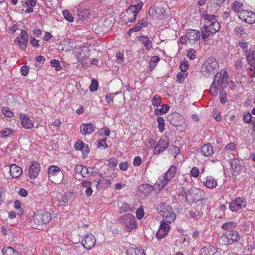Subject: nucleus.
Segmentation results:
<instances>
[{"label": "nucleus", "mask_w": 255, "mask_h": 255, "mask_svg": "<svg viewBox=\"0 0 255 255\" xmlns=\"http://www.w3.org/2000/svg\"><path fill=\"white\" fill-rule=\"evenodd\" d=\"M219 70V64L217 60L214 57L208 58L202 65L201 68L202 74L206 77H209L214 75Z\"/></svg>", "instance_id": "7ed1b4c3"}, {"label": "nucleus", "mask_w": 255, "mask_h": 255, "mask_svg": "<svg viewBox=\"0 0 255 255\" xmlns=\"http://www.w3.org/2000/svg\"><path fill=\"white\" fill-rule=\"evenodd\" d=\"M119 167L122 170L127 171L128 168V163L126 161L121 162L119 165Z\"/></svg>", "instance_id": "e2e57ef3"}, {"label": "nucleus", "mask_w": 255, "mask_h": 255, "mask_svg": "<svg viewBox=\"0 0 255 255\" xmlns=\"http://www.w3.org/2000/svg\"><path fill=\"white\" fill-rule=\"evenodd\" d=\"M228 74L227 72L225 71L223 75L222 73H217L210 86V94L213 96H216L220 92L221 94L224 88L228 86Z\"/></svg>", "instance_id": "f257e3e1"}, {"label": "nucleus", "mask_w": 255, "mask_h": 255, "mask_svg": "<svg viewBox=\"0 0 255 255\" xmlns=\"http://www.w3.org/2000/svg\"><path fill=\"white\" fill-rule=\"evenodd\" d=\"M201 34L199 30L190 29L186 32V37L188 39V44L194 48L198 47L200 43Z\"/></svg>", "instance_id": "9b49d317"}, {"label": "nucleus", "mask_w": 255, "mask_h": 255, "mask_svg": "<svg viewBox=\"0 0 255 255\" xmlns=\"http://www.w3.org/2000/svg\"><path fill=\"white\" fill-rule=\"evenodd\" d=\"M234 32L236 34H240L241 35H244L246 33L245 29L242 26H236L235 28Z\"/></svg>", "instance_id": "a18cd8bd"}, {"label": "nucleus", "mask_w": 255, "mask_h": 255, "mask_svg": "<svg viewBox=\"0 0 255 255\" xmlns=\"http://www.w3.org/2000/svg\"><path fill=\"white\" fill-rule=\"evenodd\" d=\"M169 142L167 137L165 136H162L155 146L153 153L154 154H159L164 151L167 148Z\"/></svg>", "instance_id": "4468645a"}, {"label": "nucleus", "mask_w": 255, "mask_h": 255, "mask_svg": "<svg viewBox=\"0 0 255 255\" xmlns=\"http://www.w3.org/2000/svg\"><path fill=\"white\" fill-rule=\"evenodd\" d=\"M211 250L210 247H204L200 250V255H209L210 251Z\"/></svg>", "instance_id": "603ef678"}, {"label": "nucleus", "mask_w": 255, "mask_h": 255, "mask_svg": "<svg viewBox=\"0 0 255 255\" xmlns=\"http://www.w3.org/2000/svg\"><path fill=\"white\" fill-rule=\"evenodd\" d=\"M244 5L243 2L236 0L232 4L231 7L234 12L241 14V12L245 10L244 9Z\"/></svg>", "instance_id": "cd10ccee"}, {"label": "nucleus", "mask_w": 255, "mask_h": 255, "mask_svg": "<svg viewBox=\"0 0 255 255\" xmlns=\"http://www.w3.org/2000/svg\"><path fill=\"white\" fill-rule=\"evenodd\" d=\"M28 42V36L26 31L22 30L20 33V37H17L14 43L18 45L22 49H25Z\"/></svg>", "instance_id": "f3484780"}, {"label": "nucleus", "mask_w": 255, "mask_h": 255, "mask_svg": "<svg viewBox=\"0 0 255 255\" xmlns=\"http://www.w3.org/2000/svg\"><path fill=\"white\" fill-rule=\"evenodd\" d=\"M141 163V159L139 156H136L133 160V164L134 166H139Z\"/></svg>", "instance_id": "338daca9"}, {"label": "nucleus", "mask_w": 255, "mask_h": 255, "mask_svg": "<svg viewBox=\"0 0 255 255\" xmlns=\"http://www.w3.org/2000/svg\"><path fill=\"white\" fill-rule=\"evenodd\" d=\"M144 215L143 209L142 207H140L136 211V217L138 220H140L143 217Z\"/></svg>", "instance_id": "de8ad7c7"}, {"label": "nucleus", "mask_w": 255, "mask_h": 255, "mask_svg": "<svg viewBox=\"0 0 255 255\" xmlns=\"http://www.w3.org/2000/svg\"><path fill=\"white\" fill-rule=\"evenodd\" d=\"M169 109V107L166 104H163L160 108H157L154 110V114L159 115L166 113Z\"/></svg>", "instance_id": "2f4dec72"}, {"label": "nucleus", "mask_w": 255, "mask_h": 255, "mask_svg": "<svg viewBox=\"0 0 255 255\" xmlns=\"http://www.w3.org/2000/svg\"><path fill=\"white\" fill-rule=\"evenodd\" d=\"M201 152L205 156H210L213 153V148L211 144H205L201 147Z\"/></svg>", "instance_id": "393cba45"}, {"label": "nucleus", "mask_w": 255, "mask_h": 255, "mask_svg": "<svg viewBox=\"0 0 255 255\" xmlns=\"http://www.w3.org/2000/svg\"><path fill=\"white\" fill-rule=\"evenodd\" d=\"M156 209L162 217V220L166 221L168 223H172L175 221L176 215L170 206L161 203L156 206Z\"/></svg>", "instance_id": "20e7f679"}, {"label": "nucleus", "mask_w": 255, "mask_h": 255, "mask_svg": "<svg viewBox=\"0 0 255 255\" xmlns=\"http://www.w3.org/2000/svg\"><path fill=\"white\" fill-rule=\"evenodd\" d=\"M239 46L242 48L243 53H245L246 52V50L249 49L248 47V44L247 42H239Z\"/></svg>", "instance_id": "bf43d9fd"}, {"label": "nucleus", "mask_w": 255, "mask_h": 255, "mask_svg": "<svg viewBox=\"0 0 255 255\" xmlns=\"http://www.w3.org/2000/svg\"><path fill=\"white\" fill-rule=\"evenodd\" d=\"M220 27V23L217 20H213L209 24H205L201 29L202 39H207L217 32Z\"/></svg>", "instance_id": "0eeeda50"}, {"label": "nucleus", "mask_w": 255, "mask_h": 255, "mask_svg": "<svg viewBox=\"0 0 255 255\" xmlns=\"http://www.w3.org/2000/svg\"><path fill=\"white\" fill-rule=\"evenodd\" d=\"M63 14L65 19L69 22L73 21V17L71 14L67 10H64L63 11Z\"/></svg>", "instance_id": "8fccbe9b"}, {"label": "nucleus", "mask_w": 255, "mask_h": 255, "mask_svg": "<svg viewBox=\"0 0 255 255\" xmlns=\"http://www.w3.org/2000/svg\"><path fill=\"white\" fill-rule=\"evenodd\" d=\"M21 73L22 75L26 76L27 75L29 71V68L26 66H22L20 69Z\"/></svg>", "instance_id": "0e129e2a"}, {"label": "nucleus", "mask_w": 255, "mask_h": 255, "mask_svg": "<svg viewBox=\"0 0 255 255\" xmlns=\"http://www.w3.org/2000/svg\"><path fill=\"white\" fill-rule=\"evenodd\" d=\"M188 73L187 72H179L176 76V81L178 83H182L187 76Z\"/></svg>", "instance_id": "72a5a7b5"}, {"label": "nucleus", "mask_w": 255, "mask_h": 255, "mask_svg": "<svg viewBox=\"0 0 255 255\" xmlns=\"http://www.w3.org/2000/svg\"><path fill=\"white\" fill-rule=\"evenodd\" d=\"M244 58H242V59H240L239 61H236L235 66L236 69H239L243 67V66L244 65Z\"/></svg>", "instance_id": "6e6d98bb"}, {"label": "nucleus", "mask_w": 255, "mask_h": 255, "mask_svg": "<svg viewBox=\"0 0 255 255\" xmlns=\"http://www.w3.org/2000/svg\"><path fill=\"white\" fill-rule=\"evenodd\" d=\"M156 121L158 123V128L159 129V130L160 132H162L164 129V120L163 118L161 117H158Z\"/></svg>", "instance_id": "58836bf2"}, {"label": "nucleus", "mask_w": 255, "mask_h": 255, "mask_svg": "<svg viewBox=\"0 0 255 255\" xmlns=\"http://www.w3.org/2000/svg\"><path fill=\"white\" fill-rule=\"evenodd\" d=\"M199 174V170L198 168L196 167H193L190 171L191 175L195 178H196L198 176Z\"/></svg>", "instance_id": "864d4df0"}, {"label": "nucleus", "mask_w": 255, "mask_h": 255, "mask_svg": "<svg viewBox=\"0 0 255 255\" xmlns=\"http://www.w3.org/2000/svg\"><path fill=\"white\" fill-rule=\"evenodd\" d=\"M138 39L144 45L146 50H149L151 49L152 42L149 40L147 36L144 35L139 36Z\"/></svg>", "instance_id": "a878e982"}, {"label": "nucleus", "mask_w": 255, "mask_h": 255, "mask_svg": "<svg viewBox=\"0 0 255 255\" xmlns=\"http://www.w3.org/2000/svg\"><path fill=\"white\" fill-rule=\"evenodd\" d=\"M14 132L15 130L12 128H5L0 131L1 134V136L2 137H7Z\"/></svg>", "instance_id": "e433bc0d"}, {"label": "nucleus", "mask_w": 255, "mask_h": 255, "mask_svg": "<svg viewBox=\"0 0 255 255\" xmlns=\"http://www.w3.org/2000/svg\"><path fill=\"white\" fill-rule=\"evenodd\" d=\"M202 16L207 21L206 24H209L213 20H217L216 19V16L215 15L207 13V12H206L205 13H204Z\"/></svg>", "instance_id": "f704fd0d"}, {"label": "nucleus", "mask_w": 255, "mask_h": 255, "mask_svg": "<svg viewBox=\"0 0 255 255\" xmlns=\"http://www.w3.org/2000/svg\"><path fill=\"white\" fill-rule=\"evenodd\" d=\"M93 173V169L91 167H87L83 166L82 176L83 177H86L91 176Z\"/></svg>", "instance_id": "c9c22d12"}, {"label": "nucleus", "mask_w": 255, "mask_h": 255, "mask_svg": "<svg viewBox=\"0 0 255 255\" xmlns=\"http://www.w3.org/2000/svg\"><path fill=\"white\" fill-rule=\"evenodd\" d=\"M141 29V27L137 23H136L133 27H132L128 30V33L130 35L132 32L139 31Z\"/></svg>", "instance_id": "5fc2aeb1"}, {"label": "nucleus", "mask_w": 255, "mask_h": 255, "mask_svg": "<svg viewBox=\"0 0 255 255\" xmlns=\"http://www.w3.org/2000/svg\"><path fill=\"white\" fill-rule=\"evenodd\" d=\"M74 147L76 150H83L86 148V151H88V147L82 141H78L75 144Z\"/></svg>", "instance_id": "4c0bfd02"}, {"label": "nucleus", "mask_w": 255, "mask_h": 255, "mask_svg": "<svg viewBox=\"0 0 255 255\" xmlns=\"http://www.w3.org/2000/svg\"><path fill=\"white\" fill-rule=\"evenodd\" d=\"M96 242V240L95 237L92 234H89L84 236L82 244L85 249L89 250L94 247Z\"/></svg>", "instance_id": "dca6fc26"}, {"label": "nucleus", "mask_w": 255, "mask_h": 255, "mask_svg": "<svg viewBox=\"0 0 255 255\" xmlns=\"http://www.w3.org/2000/svg\"><path fill=\"white\" fill-rule=\"evenodd\" d=\"M232 175L237 177L244 173V170L241 161L237 158L234 157L229 161Z\"/></svg>", "instance_id": "f8f14e48"}, {"label": "nucleus", "mask_w": 255, "mask_h": 255, "mask_svg": "<svg viewBox=\"0 0 255 255\" xmlns=\"http://www.w3.org/2000/svg\"><path fill=\"white\" fill-rule=\"evenodd\" d=\"M119 220L121 223L125 225V230L127 232H131L137 227L135 218L131 214L128 213L121 216Z\"/></svg>", "instance_id": "1a4fd4ad"}, {"label": "nucleus", "mask_w": 255, "mask_h": 255, "mask_svg": "<svg viewBox=\"0 0 255 255\" xmlns=\"http://www.w3.org/2000/svg\"><path fill=\"white\" fill-rule=\"evenodd\" d=\"M118 207L120 213L126 212L129 209V205L126 203L120 202L118 204Z\"/></svg>", "instance_id": "a19ab883"}, {"label": "nucleus", "mask_w": 255, "mask_h": 255, "mask_svg": "<svg viewBox=\"0 0 255 255\" xmlns=\"http://www.w3.org/2000/svg\"><path fill=\"white\" fill-rule=\"evenodd\" d=\"M98 87V82L96 80H92V83L90 86V90L93 92L97 90Z\"/></svg>", "instance_id": "09e8293b"}, {"label": "nucleus", "mask_w": 255, "mask_h": 255, "mask_svg": "<svg viewBox=\"0 0 255 255\" xmlns=\"http://www.w3.org/2000/svg\"><path fill=\"white\" fill-rule=\"evenodd\" d=\"M138 25L142 28V27L145 26L147 24V20L146 18H142L139 20L137 23Z\"/></svg>", "instance_id": "052dcab7"}, {"label": "nucleus", "mask_w": 255, "mask_h": 255, "mask_svg": "<svg viewBox=\"0 0 255 255\" xmlns=\"http://www.w3.org/2000/svg\"><path fill=\"white\" fill-rule=\"evenodd\" d=\"M127 255H145L142 250L131 248L127 250Z\"/></svg>", "instance_id": "7c9ffc66"}, {"label": "nucleus", "mask_w": 255, "mask_h": 255, "mask_svg": "<svg viewBox=\"0 0 255 255\" xmlns=\"http://www.w3.org/2000/svg\"><path fill=\"white\" fill-rule=\"evenodd\" d=\"M108 162V166L110 168H115L117 166V161L114 158L109 159Z\"/></svg>", "instance_id": "4d7b16f0"}, {"label": "nucleus", "mask_w": 255, "mask_h": 255, "mask_svg": "<svg viewBox=\"0 0 255 255\" xmlns=\"http://www.w3.org/2000/svg\"><path fill=\"white\" fill-rule=\"evenodd\" d=\"M9 172L11 176L13 178H18L21 175L22 170L20 167L16 166L15 164H12L10 167Z\"/></svg>", "instance_id": "4be33fe9"}, {"label": "nucleus", "mask_w": 255, "mask_h": 255, "mask_svg": "<svg viewBox=\"0 0 255 255\" xmlns=\"http://www.w3.org/2000/svg\"><path fill=\"white\" fill-rule=\"evenodd\" d=\"M20 119L21 125L24 128L30 129L33 127V125L31 120L25 114H21Z\"/></svg>", "instance_id": "412c9836"}, {"label": "nucleus", "mask_w": 255, "mask_h": 255, "mask_svg": "<svg viewBox=\"0 0 255 255\" xmlns=\"http://www.w3.org/2000/svg\"><path fill=\"white\" fill-rule=\"evenodd\" d=\"M238 17L242 21L248 24H253L255 22V13L245 10L239 14Z\"/></svg>", "instance_id": "ddd939ff"}, {"label": "nucleus", "mask_w": 255, "mask_h": 255, "mask_svg": "<svg viewBox=\"0 0 255 255\" xmlns=\"http://www.w3.org/2000/svg\"><path fill=\"white\" fill-rule=\"evenodd\" d=\"M155 189L159 190L158 188H155L154 186H152L148 184H142L139 187L140 191L146 195H149Z\"/></svg>", "instance_id": "bb28decb"}, {"label": "nucleus", "mask_w": 255, "mask_h": 255, "mask_svg": "<svg viewBox=\"0 0 255 255\" xmlns=\"http://www.w3.org/2000/svg\"><path fill=\"white\" fill-rule=\"evenodd\" d=\"M171 223H168L166 221L161 220L160 227L156 234L158 238L162 239L167 235L170 230V225Z\"/></svg>", "instance_id": "2eb2a0df"}, {"label": "nucleus", "mask_w": 255, "mask_h": 255, "mask_svg": "<svg viewBox=\"0 0 255 255\" xmlns=\"http://www.w3.org/2000/svg\"><path fill=\"white\" fill-rule=\"evenodd\" d=\"M40 170V166L38 162L33 161L28 169L29 176L31 179H34L37 177Z\"/></svg>", "instance_id": "6ab92c4d"}, {"label": "nucleus", "mask_w": 255, "mask_h": 255, "mask_svg": "<svg viewBox=\"0 0 255 255\" xmlns=\"http://www.w3.org/2000/svg\"><path fill=\"white\" fill-rule=\"evenodd\" d=\"M251 67L249 69V71L248 72L249 75L252 78L255 77V65L251 66Z\"/></svg>", "instance_id": "680f3d73"}, {"label": "nucleus", "mask_w": 255, "mask_h": 255, "mask_svg": "<svg viewBox=\"0 0 255 255\" xmlns=\"http://www.w3.org/2000/svg\"><path fill=\"white\" fill-rule=\"evenodd\" d=\"M50 63L51 66L53 67H55L57 71H59L61 69V66L58 60L56 59H53L51 61Z\"/></svg>", "instance_id": "49530a36"}, {"label": "nucleus", "mask_w": 255, "mask_h": 255, "mask_svg": "<svg viewBox=\"0 0 255 255\" xmlns=\"http://www.w3.org/2000/svg\"><path fill=\"white\" fill-rule=\"evenodd\" d=\"M177 168L175 166L172 165L170 166L164 174L159 177L158 180L154 184L155 188H158L159 190L162 189L167 185L168 182L174 177Z\"/></svg>", "instance_id": "423d86ee"}, {"label": "nucleus", "mask_w": 255, "mask_h": 255, "mask_svg": "<svg viewBox=\"0 0 255 255\" xmlns=\"http://www.w3.org/2000/svg\"><path fill=\"white\" fill-rule=\"evenodd\" d=\"M195 51L192 49L189 50L187 52V57L190 59H194L195 58Z\"/></svg>", "instance_id": "69168bd1"}, {"label": "nucleus", "mask_w": 255, "mask_h": 255, "mask_svg": "<svg viewBox=\"0 0 255 255\" xmlns=\"http://www.w3.org/2000/svg\"><path fill=\"white\" fill-rule=\"evenodd\" d=\"M151 102L153 106L154 107H158L161 104V99L158 96L156 95L152 98Z\"/></svg>", "instance_id": "c03bdc74"}, {"label": "nucleus", "mask_w": 255, "mask_h": 255, "mask_svg": "<svg viewBox=\"0 0 255 255\" xmlns=\"http://www.w3.org/2000/svg\"><path fill=\"white\" fill-rule=\"evenodd\" d=\"M240 235L236 231L231 230L226 232L220 237V240L225 245H231L240 240Z\"/></svg>", "instance_id": "9d476101"}, {"label": "nucleus", "mask_w": 255, "mask_h": 255, "mask_svg": "<svg viewBox=\"0 0 255 255\" xmlns=\"http://www.w3.org/2000/svg\"><path fill=\"white\" fill-rule=\"evenodd\" d=\"M117 60L119 61V63L120 64H123L124 60V55L121 52H118L117 54Z\"/></svg>", "instance_id": "774afa93"}, {"label": "nucleus", "mask_w": 255, "mask_h": 255, "mask_svg": "<svg viewBox=\"0 0 255 255\" xmlns=\"http://www.w3.org/2000/svg\"><path fill=\"white\" fill-rule=\"evenodd\" d=\"M203 183L205 186L209 189H213L217 185V181L212 176L207 177Z\"/></svg>", "instance_id": "b1692460"}, {"label": "nucleus", "mask_w": 255, "mask_h": 255, "mask_svg": "<svg viewBox=\"0 0 255 255\" xmlns=\"http://www.w3.org/2000/svg\"><path fill=\"white\" fill-rule=\"evenodd\" d=\"M90 15V12L88 9H84L79 10L78 12L77 16L81 20H84L88 19Z\"/></svg>", "instance_id": "c85d7f7f"}, {"label": "nucleus", "mask_w": 255, "mask_h": 255, "mask_svg": "<svg viewBox=\"0 0 255 255\" xmlns=\"http://www.w3.org/2000/svg\"><path fill=\"white\" fill-rule=\"evenodd\" d=\"M94 129L93 125L92 124H83L80 127V131L83 135H86L91 133Z\"/></svg>", "instance_id": "5701e85b"}, {"label": "nucleus", "mask_w": 255, "mask_h": 255, "mask_svg": "<svg viewBox=\"0 0 255 255\" xmlns=\"http://www.w3.org/2000/svg\"><path fill=\"white\" fill-rule=\"evenodd\" d=\"M51 219L50 213L45 210L36 211L31 220V224L34 228L39 229L43 225L48 223Z\"/></svg>", "instance_id": "f03ea898"}, {"label": "nucleus", "mask_w": 255, "mask_h": 255, "mask_svg": "<svg viewBox=\"0 0 255 255\" xmlns=\"http://www.w3.org/2000/svg\"><path fill=\"white\" fill-rule=\"evenodd\" d=\"M237 224L234 222H230L224 223L222 226V228L224 230L233 229L236 227Z\"/></svg>", "instance_id": "79ce46f5"}, {"label": "nucleus", "mask_w": 255, "mask_h": 255, "mask_svg": "<svg viewBox=\"0 0 255 255\" xmlns=\"http://www.w3.org/2000/svg\"><path fill=\"white\" fill-rule=\"evenodd\" d=\"M142 7V3H139L134 5H130L127 9L123 17L126 24L128 25L129 22H134L136 19V16L139 12Z\"/></svg>", "instance_id": "39448f33"}, {"label": "nucleus", "mask_w": 255, "mask_h": 255, "mask_svg": "<svg viewBox=\"0 0 255 255\" xmlns=\"http://www.w3.org/2000/svg\"><path fill=\"white\" fill-rule=\"evenodd\" d=\"M255 47L252 46L244 53V55L246 56V59L250 66L255 65Z\"/></svg>", "instance_id": "aec40b11"}, {"label": "nucleus", "mask_w": 255, "mask_h": 255, "mask_svg": "<svg viewBox=\"0 0 255 255\" xmlns=\"http://www.w3.org/2000/svg\"><path fill=\"white\" fill-rule=\"evenodd\" d=\"M48 173L49 179L54 184H58L63 179L64 174L60 167L57 166H50L48 168Z\"/></svg>", "instance_id": "6e6552de"}, {"label": "nucleus", "mask_w": 255, "mask_h": 255, "mask_svg": "<svg viewBox=\"0 0 255 255\" xmlns=\"http://www.w3.org/2000/svg\"><path fill=\"white\" fill-rule=\"evenodd\" d=\"M225 0H211L210 6L211 8H213V11L217 10L219 9L220 5L225 1Z\"/></svg>", "instance_id": "c756f323"}, {"label": "nucleus", "mask_w": 255, "mask_h": 255, "mask_svg": "<svg viewBox=\"0 0 255 255\" xmlns=\"http://www.w3.org/2000/svg\"><path fill=\"white\" fill-rule=\"evenodd\" d=\"M159 60V58L157 56H154L151 57L149 63V67L151 70H153L155 67L156 63Z\"/></svg>", "instance_id": "ea45409f"}, {"label": "nucleus", "mask_w": 255, "mask_h": 255, "mask_svg": "<svg viewBox=\"0 0 255 255\" xmlns=\"http://www.w3.org/2000/svg\"><path fill=\"white\" fill-rule=\"evenodd\" d=\"M3 255H18L17 252H15L13 249L10 247H5L2 249Z\"/></svg>", "instance_id": "473e14b6"}, {"label": "nucleus", "mask_w": 255, "mask_h": 255, "mask_svg": "<svg viewBox=\"0 0 255 255\" xmlns=\"http://www.w3.org/2000/svg\"><path fill=\"white\" fill-rule=\"evenodd\" d=\"M14 205L15 209L18 210V215L19 216L22 215L23 214V212L22 209L21 208L20 202L19 200H15L14 202Z\"/></svg>", "instance_id": "37998d69"}, {"label": "nucleus", "mask_w": 255, "mask_h": 255, "mask_svg": "<svg viewBox=\"0 0 255 255\" xmlns=\"http://www.w3.org/2000/svg\"><path fill=\"white\" fill-rule=\"evenodd\" d=\"M180 69L182 72H187V69L189 68V64L188 62L186 61H182L180 63L179 66Z\"/></svg>", "instance_id": "3c124183"}, {"label": "nucleus", "mask_w": 255, "mask_h": 255, "mask_svg": "<svg viewBox=\"0 0 255 255\" xmlns=\"http://www.w3.org/2000/svg\"><path fill=\"white\" fill-rule=\"evenodd\" d=\"M245 206V202L243 199L240 197L236 198L232 200L230 204L229 208L233 212H237Z\"/></svg>", "instance_id": "a211bd4d"}, {"label": "nucleus", "mask_w": 255, "mask_h": 255, "mask_svg": "<svg viewBox=\"0 0 255 255\" xmlns=\"http://www.w3.org/2000/svg\"><path fill=\"white\" fill-rule=\"evenodd\" d=\"M252 119V116L251 114L248 113V114L244 116L243 118V121L244 122L249 124L251 123Z\"/></svg>", "instance_id": "13d9d810"}]
</instances>
